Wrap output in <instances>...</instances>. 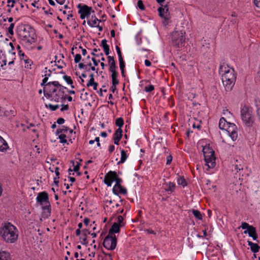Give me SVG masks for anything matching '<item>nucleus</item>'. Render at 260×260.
I'll use <instances>...</instances> for the list:
<instances>
[{
    "mask_svg": "<svg viewBox=\"0 0 260 260\" xmlns=\"http://www.w3.org/2000/svg\"><path fill=\"white\" fill-rule=\"evenodd\" d=\"M64 119L63 118H59L57 119L56 122L58 124H62L64 122Z\"/></svg>",
    "mask_w": 260,
    "mask_h": 260,
    "instance_id": "4d7b16f0",
    "label": "nucleus"
},
{
    "mask_svg": "<svg viewBox=\"0 0 260 260\" xmlns=\"http://www.w3.org/2000/svg\"><path fill=\"white\" fill-rule=\"evenodd\" d=\"M68 130H69L68 127H65V126H63L62 128H58L56 130V135H58L59 134H61V133H67Z\"/></svg>",
    "mask_w": 260,
    "mask_h": 260,
    "instance_id": "4c0bfd02",
    "label": "nucleus"
},
{
    "mask_svg": "<svg viewBox=\"0 0 260 260\" xmlns=\"http://www.w3.org/2000/svg\"><path fill=\"white\" fill-rule=\"evenodd\" d=\"M37 202L40 205H43L45 203L49 202L48 194L46 191H42L38 193L36 198Z\"/></svg>",
    "mask_w": 260,
    "mask_h": 260,
    "instance_id": "6e6552de",
    "label": "nucleus"
},
{
    "mask_svg": "<svg viewBox=\"0 0 260 260\" xmlns=\"http://www.w3.org/2000/svg\"><path fill=\"white\" fill-rule=\"evenodd\" d=\"M91 59L93 62V64L94 65V66H97L99 64V62H100V60H96L94 57L92 58Z\"/></svg>",
    "mask_w": 260,
    "mask_h": 260,
    "instance_id": "69168bd1",
    "label": "nucleus"
},
{
    "mask_svg": "<svg viewBox=\"0 0 260 260\" xmlns=\"http://www.w3.org/2000/svg\"><path fill=\"white\" fill-rule=\"evenodd\" d=\"M222 77H225V78H229L231 80L232 79V81L233 80L236 79V75L235 72V71L233 68H232V70H230V72H228V73H226L224 74V75H222Z\"/></svg>",
    "mask_w": 260,
    "mask_h": 260,
    "instance_id": "f3484780",
    "label": "nucleus"
},
{
    "mask_svg": "<svg viewBox=\"0 0 260 260\" xmlns=\"http://www.w3.org/2000/svg\"><path fill=\"white\" fill-rule=\"evenodd\" d=\"M120 226L117 222H114L109 231V235H114V233H118L120 231Z\"/></svg>",
    "mask_w": 260,
    "mask_h": 260,
    "instance_id": "2eb2a0df",
    "label": "nucleus"
},
{
    "mask_svg": "<svg viewBox=\"0 0 260 260\" xmlns=\"http://www.w3.org/2000/svg\"><path fill=\"white\" fill-rule=\"evenodd\" d=\"M104 247L108 250H114L117 245V238L115 235H108L103 241Z\"/></svg>",
    "mask_w": 260,
    "mask_h": 260,
    "instance_id": "423d86ee",
    "label": "nucleus"
},
{
    "mask_svg": "<svg viewBox=\"0 0 260 260\" xmlns=\"http://www.w3.org/2000/svg\"><path fill=\"white\" fill-rule=\"evenodd\" d=\"M124 124V120L122 118L119 117L116 119L115 124L118 127V128L121 129Z\"/></svg>",
    "mask_w": 260,
    "mask_h": 260,
    "instance_id": "72a5a7b5",
    "label": "nucleus"
},
{
    "mask_svg": "<svg viewBox=\"0 0 260 260\" xmlns=\"http://www.w3.org/2000/svg\"><path fill=\"white\" fill-rule=\"evenodd\" d=\"M66 135L64 134H61V135H59L58 138L60 140V141H59L60 143H67V141L66 139Z\"/></svg>",
    "mask_w": 260,
    "mask_h": 260,
    "instance_id": "ea45409f",
    "label": "nucleus"
},
{
    "mask_svg": "<svg viewBox=\"0 0 260 260\" xmlns=\"http://www.w3.org/2000/svg\"><path fill=\"white\" fill-rule=\"evenodd\" d=\"M78 67L80 69H87V67L85 64L84 63H79L78 64Z\"/></svg>",
    "mask_w": 260,
    "mask_h": 260,
    "instance_id": "bf43d9fd",
    "label": "nucleus"
},
{
    "mask_svg": "<svg viewBox=\"0 0 260 260\" xmlns=\"http://www.w3.org/2000/svg\"><path fill=\"white\" fill-rule=\"evenodd\" d=\"M254 3L257 7L260 8V0H254Z\"/></svg>",
    "mask_w": 260,
    "mask_h": 260,
    "instance_id": "774afa93",
    "label": "nucleus"
},
{
    "mask_svg": "<svg viewBox=\"0 0 260 260\" xmlns=\"http://www.w3.org/2000/svg\"><path fill=\"white\" fill-rule=\"evenodd\" d=\"M43 92L44 95L45 96H46L48 99H50L52 97V93L46 91L45 89L43 88Z\"/></svg>",
    "mask_w": 260,
    "mask_h": 260,
    "instance_id": "a18cd8bd",
    "label": "nucleus"
},
{
    "mask_svg": "<svg viewBox=\"0 0 260 260\" xmlns=\"http://www.w3.org/2000/svg\"><path fill=\"white\" fill-rule=\"evenodd\" d=\"M113 181H115L116 182L112 189V191L115 192V188L116 187H121V183L122 182V180L118 176L116 172L110 171L105 175L104 182L108 186H111Z\"/></svg>",
    "mask_w": 260,
    "mask_h": 260,
    "instance_id": "f03ea898",
    "label": "nucleus"
},
{
    "mask_svg": "<svg viewBox=\"0 0 260 260\" xmlns=\"http://www.w3.org/2000/svg\"><path fill=\"white\" fill-rule=\"evenodd\" d=\"M253 227L252 225H250L248 223L246 222H243L241 225V228L242 229H246L247 230L245 231L244 232V234H247L248 231H249L251 230V228Z\"/></svg>",
    "mask_w": 260,
    "mask_h": 260,
    "instance_id": "2f4dec72",
    "label": "nucleus"
},
{
    "mask_svg": "<svg viewBox=\"0 0 260 260\" xmlns=\"http://www.w3.org/2000/svg\"><path fill=\"white\" fill-rule=\"evenodd\" d=\"M93 86V88L94 90H97V87L98 86V83L95 82H88L87 84V87H89Z\"/></svg>",
    "mask_w": 260,
    "mask_h": 260,
    "instance_id": "a19ab883",
    "label": "nucleus"
},
{
    "mask_svg": "<svg viewBox=\"0 0 260 260\" xmlns=\"http://www.w3.org/2000/svg\"><path fill=\"white\" fill-rule=\"evenodd\" d=\"M107 58H108V63L109 65V68H116V62L114 60V57L108 55L107 57Z\"/></svg>",
    "mask_w": 260,
    "mask_h": 260,
    "instance_id": "c85d7f7f",
    "label": "nucleus"
},
{
    "mask_svg": "<svg viewBox=\"0 0 260 260\" xmlns=\"http://www.w3.org/2000/svg\"><path fill=\"white\" fill-rule=\"evenodd\" d=\"M225 130L233 141L237 139V127L234 123H229L227 128Z\"/></svg>",
    "mask_w": 260,
    "mask_h": 260,
    "instance_id": "0eeeda50",
    "label": "nucleus"
},
{
    "mask_svg": "<svg viewBox=\"0 0 260 260\" xmlns=\"http://www.w3.org/2000/svg\"><path fill=\"white\" fill-rule=\"evenodd\" d=\"M78 8H79V10L78 11L79 13H83L84 14L86 17L89 16L91 14V8L89 7L86 5H84L83 6H82L81 4H79L77 6Z\"/></svg>",
    "mask_w": 260,
    "mask_h": 260,
    "instance_id": "9b49d317",
    "label": "nucleus"
},
{
    "mask_svg": "<svg viewBox=\"0 0 260 260\" xmlns=\"http://www.w3.org/2000/svg\"><path fill=\"white\" fill-rule=\"evenodd\" d=\"M101 22V20L98 19L95 15L91 17L90 20L87 21V24L91 27H94L96 25L97 22Z\"/></svg>",
    "mask_w": 260,
    "mask_h": 260,
    "instance_id": "412c9836",
    "label": "nucleus"
},
{
    "mask_svg": "<svg viewBox=\"0 0 260 260\" xmlns=\"http://www.w3.org/2000/svg\"><path fill=\"white\" fill-rule=\"evenodd\" d=\"M107 40L106 39H104L101 42V46H102L104 51L106 55H108L109 54V46L107 44Z\"/></svg>",
    "mask_w": 260,
    "mask_h": 260,
    "instance_id": "b1692460",
    "label": "nucleus"
},
{
    "mask_svg": "<svg viewBox=\"0 0 260 260\" xmlns=\"http://www.w3.org/2000/svg\"><path fill=\"white\" fill-rule=\"evenodd\" d=\"M222 81L223 84L226 91H231L235 85L236 80L230 79L229 78H225V77H222Z\"/></svg>",
    "mask_w": 260,
    "mask_h": 260,
    "instance_id": "1a4fd4ad",
    "label": "nucleus"
},
{
    "mask_svg": "<svg viewBox=\"0 0 260 260\" xmlns=\"http://www.w3.org/2000/svg\"><path fill=\"white\" fill-rule=\"evenodd\" d=\"M82 234L83 236V237L81 236L79 238L81 240V243L83 245H87L88 244V241H87V236L88 234H90V232L88 229H84L82 230Z\"/></svg>",
    "mask_w": 260,
    "mask_h": 260,
    "instance_id": "4468645a",
    "label": "nucleus"
},
{
    "mask_svg": "<svg viewBox=\"0 0 260 260\" xmlns=\"http://www.w3.org/2000/svg\"><path fill=\"white\" fill-rule=\"evenodd\" d=\"M137 6L141 10H144L145 9V7H144L143 3L141 0H139L138 1Z\"/></svg>",
    "mask_w": 260,
    "mask_h": 260,
    "instance_id": "49530a36",
    "label": "nucleus"
},
{
    "mask_svg": "<svg viewBox=\"0 0 260 260\" xmlns=\"http://www.w3.org/2000/svg\"><path fill=\"white\" fill-rule=\"evenodd\" d=\"M115 149V146L113 145H111L109 146V151L110 153H112L114 151Z\"/></svg>",
    "mask_w": 260,
    "mask_h": 260,
    "instance_id": "338daca9",
    "label": "nucleus"
},
{
    "mask_svg": "<svg viewBox=\"0 0 260 260\" xmlns=\"http://www.w3.org/2000/svg\"><path fill=\"white\" fill-rule=\"evenodd\" d=\"M29 29H30L31 34H30V37H29V38H27V39H26L24 41L28 43L29 44H31L32 42H34L35 34L33 29L31 28H29Z\"/></svg>",
    "mask_w": 260,
    "mask_h": 260,
    "instance_id": "cd10ccee",
    "label": "nucleus"
},
{
    "mask_svg": "<svg viewBox=\"0 0 260 260\" xmlns=\"http://www.w3.org/2000/svg\"><path fill=\"white\" fill-rule=\"evenodd\" d=\"M159 16L164 18L165 20H168L169 17H168V12L169 11V9L167 8V6H165L164 7H159L157 9Z\"/></svg>",
    "mask_w": 260,
    "mask_h": 260,
    "instance_id": "f8f14e48",
    "label": "nucleus"
},
{
    "mask_svg": "<svg viewBox=\"0 0 260 260\" xmlns=\"http://www.w3.org/2000/svg\"><path fill=\"white\" fill-rule=\"evenodd\" d=\"M254 103L256 107V115L260 120V101L258 100H254Z\"/></svg>",
    "mask_w": 260,
    "mask_h": 260,
    "instance_id": "7c9ffc66",
    "label": "nucleus"
},
{
    "mask_svg": "<svg viewBox=\"0 0 260 260\" xmlns=\"http://www.w3.org/2000/svg\"><path fill=\"white\" fill-rule=\"evenodd\" d=\"M61 106L62 107L60 109L61 111H63L64 110H68L69 109V107L68 105H64L62 104V105H61Z\"/></svg>",
    "mask_w": 260,
    "mask_h": 260,
    "instance_id": "052dcab7",
    "label": "nucleus"
},
{
    "mask_svg": "<svg viewBox=\"0 0 260 260\" xmlns=\"http://www.w3.org/2000/svg\"><path fill=\"white\" fill-rule=\"evenodd\" d=\"M185 32L182 31L174 32L172 34L173 45L178 48L182 47L185 40Z\"/></svg>",
    "mask_w": 260,
    "mask_h": 260,
    "instance_id": "39448f33",
    "label": "nucleus"
},
{
    "mask_svg": "<svg viewBox=\"0 0 260 260\" xmlns=\"http://www.w3.org/2000/svg\"><path fill=\"white\" fill-rule=\"evenodd\" d=\"M172 160V156L171 155H169L167 157V165H170Z\"/></svg>",
    "mask_w": 260,
    "mask_h": 260,
    "instance_id": "6e6d98bb",
    "label": "nucleus"
},
{
    "mask_svg": "<svg viewBox=\"0 0 260 260\" xmlns=\"http://www.w3.org/2000/svg\"><path fill=\"white\" fill-rule=\"evenodd\" d=\"M30 34H31V32L30 29L28 31L26 30L25 28L22 29L20 33V36L22 37V41H25L27 38H29Z\"/></svg>",
    "mask_w": 260,
    "mask_h": 260,
    "instance_id": "dca6fc26",
    "label": "nucleus"
},
{
    "mask_svg": "<svg viewBox=\"0 0 260 260\" xmlns=\"http://www.w3.org/2000/svg\"><path fill=\"white\" fill-rule=\"evenodd\" d=\"M14 27V23H11L8 29L9 33L11 35H14V31H13Z\"/></svg>",
    "mask_w": 260,
    "mask_h": 260,
    "instance_id": "8fccbe9b",
    "label": "nucleus"
},
{
    "mask_svg": "<svg viewBox=\"0 0 260 260\" xmlns=\"http://www.w3.org/2000/svg\"><path fill=\"white\" fill-rule=\"evenodd\" d=\"M164 185H166L165 189L166 191L173 192L174 191L175 187V183L169 182V183H165Z\"/></svg>",
    "mask_w": 260,
    "mask_h": 260,
    "instance_id": "a878e982",
    "label": "nucleus"
},
{
    "mask_svg": "<svg viewBox=\"0 0 260 260\" xmlns=\"http://www.w3.org/2000/svg\"><path fill=\"white\" fill-rule=\"evenodd\" d=\"M63 79L66 81V82L68 84L71 85V87L72 88H74L75 87L73 85V81L70 76H68L67 75H64L63 76Z\"/></svg>",
    "mask_w": 260,
    "mask_h": 260,
    "instance_id": "c9c22d12",
    "label": "nucleus"
},
{
    "mask_svg": "<svg viewBox=\"0 0 260 260\" xmlns=\"http://www.w3.org/2000/svg\"><path fill=\"white\" fill-rule=\"evenodd\" d=\"M16 2L15 0H8V7L13 8L14 7V4Z\"/></svg>",
    "mask_w": 260,
    "mask_h": 260,
    "instance_id": "3c124183",
    "label": "nucleus"
},
{
    "mask_svg": "<svg viewBox=\"0 0 260 260\" xmlns=\"http://www.w3.org/2000/svg\"><path fill=\"white\" fill-rule=\"evenodd\" d=\"M45 107L46 108H49L52 111H55L59 107V106L58 105H53L49 104V105L46 104Z\"/></svg>",
    "mask_w": 260,
    "mask_h": 260,
    "instance_id": "58836bf2",
    "label": "nucleus"
},
{
    "mask_svg": "<svg viewBox=\"0 0 260 260\" xmlns=\"http://www.w3.org/2000/svg\"><path fill=\"white\" fill-rule=\"evenodd\" d=\"M122 129L118 128L113 135V139L114 143L116 145H119V141H120L122 136Z\"/></svg>",
    "mask_w": 260,
    "mask_h": 260,
    "instance_id": "ddd939ff",
    "label": "nucleus"
},
{
    "mask_svg": "<svg viewBox=\"0 0 260 260\" xmlns=\"http://www.w3.org/2000/svg\"><path fill=\"white\" fill-rule=\"evenodd\" d=\"M119 189V193H121V194H126L127 193V190H126V189L123 187L121 185V187L120 188H118Z\"/></svg>",
    "mask_w": 260,
    "mask_h": 260,
    "instance_id": "864d4df0",
    "label": "nucleus"
},
{
    "mask_svg": "<svg viewBox=\"0 0 260 260\" xmlns=\"http://www.w3.org/2000/svg\"><path fill=\"white\" fill-rule=\"evenodd\" d=\"M0 260H11L10 254L5 251H0Z\"/></svg>",
    "mask_w": 260,
    "mask_h": 260,
    "instance_id": "bb28decb",
    "label": "nucleus"
},
{
    "mask_svg": "<svg viewBox=\"0 0 260 260\" xmlns=\"http://www.w3.org/2000/svg\"><path fill=\"white\" fill-rule=\"evenodd\" d=\"M203 152L208 169L213 168L216 165L214 151L209 147L205 146L203 147Z\"/></svg>",
    "mask_w": 260,
    "mask_h": 260,
    "instance_id": "7ed1b4c3",
    "label": "nucleus"
},
{
    "mask_svg": "<svg viewBox=\"0 0 260 260\" xmlns=\"http://www.w3.org/2000/svg\"><path fill=\"white\" fill-rule=\"evenodd\" d=\"M123 220V218L122 216L119 215V216H118V217H117V223L118 224V225L120 227H122V226H123V224L122 223Z\"/></svg>",
    "mask_w": 260,
    "mask_h": 260,
    "instance_id": "c03bdc74",
    "label": "nucleus"
},
{
    "mask_svg": "<svg viewBox=\"0 0 260 260\" xmlns=\"http://www.w3.org/2000/svg\"><path fill=\"white\" fill-rule=\"evenodd\" d=\"M116 50L118 56V59L123 58L122 56V53L120 50V48L118 46H116Z\"/></svg>",
    "mask_w": 260,
    "mask_h": 260,
    "instance_id": "09e8293b",
    "label": "nucleus"
},
{
    "mask_svg": "<svg viewBox=\"0 0 260 260\" xmlns=\"http://www.w3.org/2000/svg\"><path fill=\"white\" fill-rule=\"evenodd\" d=\"M247 233L248 234L249 236L252 238L253 240H256L258 242V241L257 240V235L255 227H251V230L249 231H248Z\"/></svg>",
    "mask_w": 260,
    "mask_h": 260,
    "instance_id": "4be33fe9",
    "label": "nucleus"
},
{
    "mask_svg": "<svg viewBox=\"0 0 260 260\" xmlns=\"http://www.w3.org/2000/svg\"><path fill=\"white\" fill-rule=\"evenodd\" d=\"M44 76H45V77L43 79L42 82L41 83V85L42 86H43L44 87H46L47 86L50 87V85H52V84L51 83V82H49L47 83V81L48 80V77H47V75H45Z\"/></svg>",
    "mask_w": 260,
    "mask_h": 260,
    "instance_id": "473e14b6",
    "label": "nucleus"
},
{
    "mask_svg": "<svg viewBox=\"0 0 260 260\" xmlns=\"http://www.w3.org/2000/svg\"><path fill=\"white\" fill-rule=\"evenodd\" d=\"M230 122L226 121L225 119L223 117H222L220 119L219 122V127L221 129L225 130L226 128H225V126H228Z\"/></svg>",
    "mask_w": 260,
    "mask_h": 260,
    "instance_id": "393cba45",
    "label": "nucleus"
},
{
    "mask_svg": "<svg viewBox=\"0 0 260 260\" xmlns=\"http://www.w3.org/2000/svg\"><path fill=\"white\" fill-rule=\"evenodd\" d=\"M192 213L193 215H194V216L197 219H198L199 220H202V215L199 211H198L197 210L193 209L192 210Z\"/></svg>",
    "mask_w": 260,
    "mask_h": 260,
    "instance_id": "f704fd0d",
    "label": "nucleus"
},
{
    "mask_svg": "<svg viewBox=\"0 0 260 260\" xmlns=\"http://www.w3.org/2000/svg\"><path fill=\"white\" fill-rule=\"evenodd\" d=\"M112 85L116 86L119 83V81L117 79H112Z\"/></svg>",
    "mask_w": 260,
    "mask_h": 260,
    "instance_id": "0e129e2a",
    "label": "nucleus"
},
{
    "mask_svg": "<svg viewBox=\"0 0 260 260\" xmlns=\"http://www.w3.org/2000/svg\"><path fill=\"white\" fill-rule=\"evenodd\" d=\"M54 100L56 102H59V98L57 94H56L53 98L51 99V101Z\"/></svg>",
    "mask_w": 260,
    "mask_h": 260,
    "instance_id": "e2e57ef3",
    "label": "nucleus"
},
{
    "mask_svg": "<svg viewBox=\"0 0 260 260\" xmlns=\"http://www.w3.org/2000/svg\"><path fill=\"white\" fill-rule=\"evenodd\" d=\"M127 155L126 152L124 150H121L120 160L117 162V164L119 165L120 164L124 163L127 159Z\"/></svg>",
    "mask_w": 260,
    "mask_h": 260,
    "instance_id": "c756f323",
    "label": "nucleus"
},
{
    "mask_svg": "<svg viewBox=\"0 0 260 260\" xmlns=\"http://www.w3.org/2000/svg\"><path fill=\"white\" fill-rule=\"evenodd\" d=\"M248 245L250 247V249L251 251L253 253H257L259 251L260 249V247L257 244L254 243L251 241H248Z\"/></svg>",
    "mask_w": 260,
    "mask_h": 260,
    "instance_id": "aec40b11",
    "label": "nucleus"
},
{
    "mask_svg": "<svg viewBox=\"0 0 260 260\" xmlns=\"http://www.w3.org/2000/svg\"><path fill=\"white\" fill-rule=\"evenodd\" d=\"M154 89V86L152 85H149L145 87L144 90L147 92H150L153 91Z\"/></svg>",
    "mask_w": 260,
    "mask_h": 260,
    "instance_id": "79ce46f5",
    "label": "nucleus"
},
{
    "mask_svg": "<svg viewBox=\"0 0 260 260\" xmlns=\"http://www.w3.org/2000/svg\"><path fill=\"white\" fill-rule=\"evenodd\" d=\"M42 209L44 210L43 213L44 217H48L50 216L51 207L50 202L45 203L43 205H42Z\"/></svg>",
    "mask_w": 260,
    "mask_h": 260,
    "instance_id": "9d476101",
    "label": "nucleus"
},
{
    "mask_svg": "<svg viewBox=\"0 0 260 260\" xmlns=\"http://www.w3.org/2000/svg\"><path fill=\"white\" fill-rule=\"evenodd\" d=\"M52 85H50V87H49L48 86H47L46 87H44V89L46 90V91H49L52 93H55L57 91V89H56L57 87H54V86L52 87Z\"/></svg>",
    "mask_w": 260,
    "mask_h": 260,
    "instance_id": "e433bc0d",
    "label": "nucleus"
},
{
    "mask_svg": "<svg viewBox=\"0 0 260 260\" xmlns=\"http://www.w3.org/2000/svg\"><path fill=\"white\" fill-rule=\"evenodd\" d=\"M82 59L81 55L80 54H77L74 56V61L75 63H79Z\"/></svg>",
    "mask_w": 260,
    "mask_h": 260,
    "instance_id": "37998d69",
    "label": "nucleus"
},
{
    "mask_svg": "<svg viewBox=\"0 0 260 260\" xmlns=\"http://www.w3.org/2000/svg\"><path fill=\"white\" fill-rule=\"evenodd\" d=\"M230 70H232V68H230L228 65L223 63L220 66L219 73L220 74H221L222 76V75H224L226 73H228V72H230Z\"/></svg>",
    "mask_w": 260,
    "mask_h": 260,
    "instance_id": "a211bd4d",
    "label": "nucleus"
},
{
    "mask_svg": "<svg viewBox=\"0 0 260 260\" xmlns=\"http://www.w3.org/2000/svg\"><path fill=\"white\" fill-rule=\"evenodd\" d=\"M45 9H46V8L45 7H43L42 8V10H43L44 11L45 14H50V15H52V13L50 12L51 11V9L50 8L49 9L48 11L47 10H45Z\"/></svg>",
    "mask_w": 260,
    "mask_h": 260,
    "instance_id": "680f3d73",
    "label": "nucleus"
},
{
    "mask_svg": "<svg viewBox=\"0 0 260 260\" xmlns=\"http://www.w3.org/2000/svg\"><path fill=\"white\" fill-rule=\"evenodd\" d=\"M119 62L120 69H124V68H125V63H124V61L123 58L119 59Z\"/></svg>",
    "mask_w": 260,
    "mask_h": 260,
    "instance_id": "603ef678",
    "label": "nucleus"
},
{
    "mask_svg": "<svg viewBox=\"0 0 260 260\" xmlns=\"http://www.w3.org/2000/svg\"><path fill=\"white\" fill-rule=\"evenodd\" d=\"M8 148L9 146L6 141L0 136V151H6Z\"/></svg>",
    "mask_w": 260,
    "mask_h": 260,
    "instance_id": "5701e85b",
    "label": "nucleus"
},
{
    "mask_svg": "<svg viewBox=\"0 0 260 260\" xmlns=\"http://www.w3.org/2000/svg\"><path fill=\"white\" fill-rule=\"evenodd\" d=\"M178 182L179 185H181L183 187L186 185V181L183 178H181L180 179H178Z\"/></svg>",
    "mask_w": 260,
    "mask_h": 260,
    "instance_id": "de8ad7c7",
    "label": "nucleus"
},
{
    "mask_svg": "<svg viewBox=\"0 0 260 260\" xmlns=\"http://www.w3.org/2000/svg\"><path fill=\"white\" fill-rule=\"evenodd\" d=\"M0 235L7 242L12 243L18 239L17 228L10 222L5 223L0 229Z\"/></svg>",
    "mask_w": 260,
    "mask_h": 260,
    "instance_id": "f257e3e1",
    "label": "nucleus"
},
{
    "mask_svg": "<svg viewBox=\"0 0 260 260\" xmlns=\"http://www.w3.org/2000/svg\"><path fill=\"white\" fill-rule=\"evenodd\" d=\"M53 86L56 87L58 90L59 91L61 92V94H64L65 93V89H67V88L62 85H61L58 81H52L51 83Z\"/></svg>",
    "mask_w": 260,
    "mask_h": 260,
    "instance_id": "6ab92c4d",
    "label": "nucleus"
},
{
    "mask_svg": "<svg viewBox=\"0 0 260 260\" xmlns=\"http://www.w3.org/2000/svg\"><path fill=\"white\" fill-rule=\"evenodd\" d=\"M242 119L247 126H251L254 122V117L251 108L244 106L241 111Z\"/></svg>",
    "mask_w": 260,
    "mask_h": 260,
    "instance_id": "20e7f679",
    "label": "nucleus"
},
{
    "mask_svg": "<svg viewBox=\"0 0 260 260\" xmlns=\"http://www.w3.org/2000/svg\"><path fill=\"white\" fill-rule=\"evenodd\" d=\"M80 166V163L77 162V165L76 166H74V167L73 168V171H74L75 172H78V171H79Z\"/></svg>",
    "mask_w": 260,
    "mask_h": 260,
    "instance_id": "5fc2aeb1",
    "label": "nucleus"
},
{
    "mask_svg": "<svg viewBox=\"0 0 260 260\" xmlns=\"http://www.w3.org/2000/svg\"><path fill=\"white\" fill-rule=\"evenodd\" d=\"M24 61L25 63L27 64V66H31L32 61L30 59H29L28 58H26V59H24Z\"/></svg>",
    "mask_w": 260,
    "mask_h": 260,
    "instance_id": "13d9d810",
    "label": "nucleus"
}]
</instances>
